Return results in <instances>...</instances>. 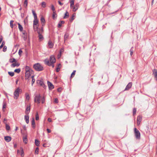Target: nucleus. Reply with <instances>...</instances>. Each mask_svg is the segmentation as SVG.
<instances>
[{
	"label": "nucleus",
	"mask_w": 157,
	"mask_h": 157,
	"mask_svg": "<svg viewBox=\"0 0 157 157\" xmlns=\"http://www.w3.org/2000/svg\"><path fill=\"white\" fill-rule=\"evenodd\" d=\"M33 67L36 71H42L44 69L43 66L38 63L34 64Z\"/></svg>",
	"instance_id": "obj_1"
},
{
	"label": "nucleus",
	"mask_w": 157,
	"mask_h": 157,
	"mask_svg": "<svg viewBox=\"0 0 157 157\" xmlns=\"http://www.w3.org/2000/svg\"><path fill=\"white\" fill-rule=\"evenodd\" d=\"M134 132L136 138L137 139H140V134L139 131L136 128H134Z\"/></svg>",
	"instance_id": "obj_2"
},
{
	"label": "nucleus",
	"mask_w": 157,
	"mask_h": 157,
	"mask_svg": "<svg viewBox=\"0 0 157 157\" xmlns=\"http://www.w3.org/2000/svg\"><path fill=\"white\" fill-rule=\"evenodd\" d=\"M43 32V28H42L41 29H39L37 30V33L38 34V37L39 40L41 41L43 40L44 39V37L43 35L41 34V33Z\"/></svg>",
	"instance_id": "obj_3"
},
{
	"label": "nucleus",
	"mask_w": 157,
	"mask_h": 157,
	"mask_svg": "<svg viewBox=\"0 0 157 157\" xmlns=\"http://www.w3.org/2000/svg\"><path fill=\"white\" fill-rule=\"evenodd\" d=\"M21 91V89L19 88H17L15 90L13 94L14 95V98L17 99L19 96V93Z\"/></svg>",
	"instance_id": "obj_4"
},
{
	"label": "nucleus",
	"mask_w": 157,
	"mask_h": 157,
	"mask_svg": "<svg viewBox=\"0 0 157 157\" xmlns=\"http://www.w3.org/2000/svg\"><path fill=\"white\" fill-rule=\"evenodd\" d=\"M40 94H37L35 95L34 98V101L35 102H37L38 104L40 102Z\"/></svg>",
	"instance_id": "obj_5"
},
{
	"label": "nucleus",
	"mask_w": 157,
	"mask_h": 157,
	"mask_svg": "<svg viewBox=\"0 0 157 157\" xmlns=\"http://www.w3.org/2000/svg\"><path fill=\"white\" fill-rule=\"evenodd\" d=\"M38 24V21L37 19H35L33 21V28L35 31H36L38 29V26H37Z\"/></svg>",
	"instance_id": "obj_6"
},
{
	"label": "nucleus",
	"mask_w": 157,
	"mask_h": 157,
	"mask_svg": "<svg viewBox=\"0 0 157 157\" xmlns=\"http://www.w3.org/2000/svg\"><path fill=\"white\" fill-rule=\"evenodd\" d=\"M33 71L31 70L30 71H27L25 73V80H27L29 79V78L30 77L31 75L33 73Z\"/></svg>",
	"instance_id": "obj_7"
},
{
	"label": "nucleus",
	"mask_w": 157,
	"mask_h": 157,
	"mask_svg": "<svg viewBox=\"0 0 157 157\" xmlns=\"http://www.w3.org/2000/svg\"><path fill=\"white\" fill-rule=\"evenodd\" d=\"M44 63L47 65L50 66H52V67H54V63H50L49 59H45L44 60Z\"/></svg>",
	"instance_id": "obj_8"
},
{
	"label": "nucleus",
	"mask_w": 157,
	"mask_h": 157,
	"mask_svg": "<svg viewBox=\"0 0 157 157\" xmlns=\"http://www.w3.org/2000/svg\"><path fill=\"white\" fill-rule=\"evenodd\" d=\"M50 63H55L56 62V59L55 57L53 56H50L49 60Z\"/></svg>",
	"instance_id": "obj_9"
},
{
	"label": "nucleus",
	"mask_w": 157,
	"mask_h": 157,
	"mask_svg": "<svg viewBox=\"0 0 157 157\" xmlns=\"http://www.w3.org/2000/svg\"><path fill=\"white\" fill-rule=\"evenodd\" d=\"M132 86V82H129L126 86L124 91L128 90Z\"/></svg>",
	"instance_id": "obj_10"
},
{
	"label": "nucleus",
	"mask_w": 157,
	"mask_h": 157,
	"mask_svg": "<svg viewBox=\"0 0 157 157\" xmlns=\"http://www.w3.org/2000/svg\"><path fill=\"white\" fill-rule=\"evenodd\" d=\"M37 83L38 85L44 87L45 86L43 82L40 80H38L37 81Z\"/></svg>",
	"instance_id": "obj_11"
},
{
	"label": "nucleus",
	"mask_w": 157,
	"mask_h": 157,
	"mask_svg": "<svg viewBox=\"0 0 157 157\" xmlns=\"http://www.w3.org/2000/svg\"><path fill=\"white\" fill-rule=\"evenodd\" d=\"M79 6V4L78 3L76 4L72 8L73 11L74 12H75L78 9Z\"/></svg>",
	"instance_id": "obj_12"
},
{
	"label": "nucleus",
	"mask_w": 157,
	"mask_h": 157,
	"mask_svg": "<svg viewBox=\"0 0 157 157\" xmlns=\"http://www.w3.org/2000/svg\"><path fill=\"white\" fill-rule=\"evenodd\" d=\"M22 34L23 35L22 37L24 40H26L27 39V32L25 31H24L22 33Z\"/></svg>",
	"instance_id": "obj_13"
},
{
	"label": "nucleus",
	"mask_w": 157,
	"mask_h": 157,
	"mask_svg": "<svg viewBox=\"0 0 157 157\" xmlns=\"http://www.w3.org/2000/svg\"><path fill=\"white\" fill-rule=\"evenodd\" d=\"M47 83L49 89L50 90H52L54 88V86L51 82L48 81Z\"/></svg>",
	"instance_id": "obj_14"
},
{
	"label": "nucleus",
	"mask_w": 157,
	"mask_h": 157,
	"mask_svg": "<svg viewBox=\"0 0 157 157\" xmlns=\"http://www.w3.org/2000/svg\"><path fill=\"white\" fill-rule=\"evenodd\" d=\"M20 65V64H19L18 62H17V61L15 62L14 63H13L11 65V67H18Z\"/></svg>",
	"instance_id": "obj_15"
},
{
	"label": "nucleus",
	"mask_w": 157,
	"mask_h": 157,
	"mask_svg": "<svg viewBox=\"0 0 157 157\" xmlns=\"http://www.w3.org/2000/svg\"><path fill=\"white\" fill-rule=\"evenodd\" d=\"M142 117L140 116H139L137 117V124L139 125L140 124V122L141 121Z\"/></svg>",
	"instance_id": "obj_16"
},
{
	"label": "nucleus",
	"mask_w": 157,
	"mask_h": 157,
	"mask_svg": "<svg viewBox=\"0 0 157 157\" xmlns=\"http://www.w3.org/2000/svg\"><path fill=\"white\" fill-rule=\"evenodd\" d=\"M5 140L7 142H10L11 140V137L10 136H6L4 137Z\"/></svg>",
	"instance_id": "obj_17"
},
{
	"label": "nucleus",
	"mask_w": 157,
	"mask_h": 157,
	"mask_svg": "<svg viewBox=\"0 0 157 157\" xmlns=\"http://www.w3.org/2000/svg\"><path fill=\"white\" fill-rule=\"evenodd\" d=\"M30 109V105H28L26 107L25 113L27 114H28L29 113Z\"/></svg>",
	"instance_id": "obj_18"
},
{
	"label": "nucleus",
	"mask_w": 157,
	"mask_h": 157,
	"mask_svg": "<svg viewBox=\"0 0 157 157\" xmlns=\"http://www.w3.org/2000/svg\"><path fill=\"white\" fill-rule=\"evenodd\" d=\"M153 74L154 75L155 80L157 81V70L155 69L153 71Z\"/></svg>",
	"instance_id": "obj_19"
},
{
	"label": "nucleus",
	"mask_w": 157,
	"mask_h": 157,
	"mask_svg": "<svg viewBox=\"0 0 157 157\" xmlns=\"http://www.w3.org/2000/svg\"><path fill=\"white\" fill-rule=\"evenodd\" d=\"M32 127L34 128L35 127V120L34 118H32Z\"/></svg>",
	"instance_id": "obj_20"
},
{
	"label": "nucleus",
	"mask_w": 157,
	"mask_h": 157,
	"mask_svg": "<svg viewBox=\"0 0 157 157\" xmlns=\"http://www.w3.org/2000/svg\"><path fill=\"white\" fill-rule=\"evenodd\" d=\"M40 21L42 26H44L45 22V20L44 17L42 16L40 18Z\"/></svg>",
	"instance_id": "obj_21"
},
{
	"label": "nucleus",
	"mask_w": 157,
	"mask_h": 157,
	"mask_svg": "<svg viewBox=\"0 0 157 157\" xmlns=\"http://www.w3.org/2000/svg\"><path fill=\"white\" fill-rule=\"evenodd\" d=\"M70 7L71 8H72L74 6V0H70Z\"/></svg>",
	"instance_id": "obj_22"
},
{
	"label": "nucleus",
	"mask_w": 157,
	"mask_h": 157,
	"mask_svg": "<svg viewBox=\"0 0 157 157\" xmlns=\"http://www.w3.org/2000/svg\"><path fill=\"white\" fill-rule=\"evenodd\" d=\"M29 116L28 115H25V119L27 124H28L29 122Z\"/></svg>",
	"instance_id": "obj_23"
},
{
	"label": "nucleus",
	"mask_w": 157,
	"mask_h": 157,
	"mask_svg": "<svg viewBox=\"0 0 157 157\" xmlns=\"http://www.w3.org/2000/svg\"><path fill=\"white\" fill-rule=\"evenodd\" d=\"M48 45L50 48H52L53 47V44L52 41H49L48 42Z\"/></svg>",
	"instance_id": "obj_24"
},
{
	"label": "nucleus",
	"mask_w": 157,
	"mask_h": 157,
	"mask_svg": "<svg viewBox=\"0 0 157 157\" xmlns=\"http://www.w3.org/2000/svg\"><path fill=\"white\" fill-rule=\"evenodd\" d=\"M64 23H65V22L64 21H60L58 24V28H59L61 27V26H62V24H63Z\"/></svg>",
	"instance_id": "obj_25"
},
{
	"label": "nucleus",
	"mask_w": 157,
	"mask_h": 157,
	"mask_svg": "<svg viewBox=\"0 0 157 157\" xmlns=\"http://www.w3.org/2000/svg\"><path fill=\"white\" fill-rule=\"evenodd\" d=\"M69 34L68 33H66L64 36V41L67 40L69 37Z\"/></svg>",
	"instance_id": "obj_26"
},
{
	"label": "nucleus",
	"mask_w": 157,
	"mask_h": 157,
	"mask_svg": "<svg viewBox=\"0 0 157 157\" xmlns=\"http://www.w3.org/2000/svg\"><path fill=\"white\" fill-rule=\"evenodd\" d=\"M61 67V64L60 63L59 64L57 65V68H56V71L57 72H58L59 71Z\"/></svg>",
	"instance_id": "obj_27"
},
{
	"label": "nucleus",
	"mask_w": 157,
	"mask_h": 157,
	"mask_svg": "<svg viewBox=\"0 0 157 157\" xmlns=\"http://www.w3.org/2000/svg\"><path fill=\"white\" fill-rule=\"evenodd\" d=\"M16 60H17L14 58H11L9 59V62L11 63H13L16 61Z\"/></svg>",
	"instance_id": "obj_28"
},
{
	"label": "nucleus",
	"mask_w": 157,
	"mask_h": 157,
	"mask_svg": "<svg viewBox=\"0 0 157 157\" xmlns=\"http://www.w3.org/2000/svg\"><path fill=\"white\" fill-rule=\"evenodd\" d=\"M69 17V13L67 11H66L65 14V16L63 17V18L65 19L68 18Z\"/></svg>",
	"instance_id": "obj_29"
},
{
	"label": "nucleus",
	"mask_w": 157,
	"mask_h": 157,
	"mask_svg": "<svg viewBox=\"0 0 157 157\" xmlns=\"http://www.w3.org/2000/svg\"><path fill=\"white\" fill-rule=\"evenodd\" d=\"M23 140L24 142L25 143V144H27V143L28 140L26 136L23 137Z\"/></svg>",
	"instance_id": "obj_30"
},
{
	"label": "nucleus",
	"mask_w": 157,
	"mask_h": 157,
	"mask_svg": "<svg viewBox=\"0 0 157 157\" xmlns=\"http://www.w3.org/2000/svg\"><path fill=\"white\" fill-rule=\"evenodd\" d=\"M18 28L20 31L21 32L23 30V28L22 26L19 23H18Z\"/></svg>",
	"instance_id": "obj_31"
},
{
	"label": "nucleus",
	"mask_w": 157,
	"mask_h": 157,
	"mask_svg": "<svg viewBox=\"0 0 157 157\" xmlns=\"http://www.w3.org/2000/svg\"><path fill=\"white\" fill-rule=\"evenodd\" d=\"M35 144L36 146H39L40 144V141L36 139L35 140Z\"/></svg>",
	"instance_id": "obj_32"
},
{
	"label": "nucleus",
	"mask_w": 157,
	"mask_h": 157,
	"mask_svg": "<svg viewBox=\"0 0 157 157\" xmlns=\"http://www.w3.org/2000/svg\"><path fill=\"white\" fill-rule=\"evenodd\" d=\"M25 69L26 72H27V71L29 72L31 71V70H32V69H30L29 67L28 66H26L25 67Z\"/></svg>",
	"instance_id": "obj_33"
},
{
	"label": "nucleus",
	"mask_w": 157,
	"mask_h": 157,
	"mask_svg": "<svg viewBox=\"0 0 157 157\" xmlns=\"http://www.w3.org/2000/svg\"><path fill=\"white\" fill-rule=\"evenodd\" d=\"M24 6L26 7L28 5V2L27 0H25L23 4Z\"/></svg>",
	"instance_id": "obj_34"
},
{
	"label": "nucleus",
	"mask_w": 157,
	"mask_h": 157,
	"mask_svg": "<svg viewBox=\"0 0 157 157\" xmlns=\"http://www.w3.org/2000/svg\"><path fill=\"white\" fill-rule=\"evenodd\" d=\"M32 13L34 16V19H36V18H37V16L36 14V13H35V11L33 10H32Z\"/></svg>",
	"instance_id": "obj_35"
},
{
	"label": "nucleus",
	"mask_w": 157,
	"mask_h": 157,
	"mask_svg": "<svg viewBox=\"0 0 157 157\" xmlns=\"http://www.w3.org/2000/svg\"><path fill=\"white\" fill-rule=\"evenodd\" d=\"M32 78V85L33 86V84L34 83L35 81V79L34 78V76L32 75L31 77Z\"/></svg>",
	"instance_id": "obj_36"
},
{
	"label": "nucleus",
	"mask_w": 157,
	"mask_h": 157,
	"mask_svg": "<svg viewBox=\"0 0 157 157\" xmlns=\"http://www.w3.org/2000/svg\"><path fill=\"white\" fill-rule=\"evenodd\" d=\"M46 3L44 2H42L41 4V6L43 8H45L46 6Z\"/></svg>",
	"instance_id": "obj_37"
},
{
	"label": "nucleus",
	"mask_w": 157,
	"mask_h": 157,
	"mask_svg": "<svg viewBox=\"0 0 157 157\" xmlns=\"http://www.w3.org/2000/svg\"><path fill=\"white\" fill-rule=\"evenodd\" d=\"M75 72H76V71H75V70H74L73 71V72H72V74L71 75V78H72L75 75Z\"/></svg>",
	"instance_id": "obj_38"
},
{
	"label": "nucleus",
	"mask_w": 157,
	"mask_h": 157,
	"mask_svg": "<svg viewBox=\"0 0 157 157\" xmlns=\"http://www.w3.org/2000/svg\"><path fill=\"white\" fill-rule=\"evenodd\" d=\"M14 71L17 73H19L21 71V69L20 68L16 69L14 70Z\"/></svg>",
	"instance_id": "obj_39"
},
{
	"label": "nucleus",
	"mask_w": 157,
	"mask_h": 157,
	"mask_svg": "<svg viewBox=\"0 0 157 157\" xmlns=\"http://www.w3.org/2000/svg\"><path fill=\"white\" fill-rule=\"evenodd\" d=\"M13 21L12 20L10 21V26L12 28H13Z\"/></svg>",
	"instance_id": "obj_40"
},
{
	"label": "nucleus",
	"mask_w": 157,
	"mask_h": 157,
	"mask_svg": "<svg viewBox=\"0 0 157 157\" xmlns=\"http://www.w3.org/2000/svg\"><path fill=\"white\" fill-rule=\"evenodd\" d=\"M8 73L12 77L13 76L14 74V73L13 72H9Z\"/></svg>",
	"instance_id": "obj_41"
},
{
	"label": "nucleus",
	"mask_w": 157,
	"mask_h": 157,
	"mask_svg": "<svg viewBox=\"0 0 157 157\" xmlns=\"http://www.w3.org/2000/svg\"><path fill=\"white\" fill-rule=\"evenodd\" d=\"M6 129L7 130H10V127L9 125L7 124H6Z\"/></svg>",
	"instance_id": "obj_42"
},
{
	"label": "nucleus",
	"mask_w": 157,
	"mask_h": 157,
	"mask_svg": "<svg viewBox=\"0 0 157 157\" xmlns=\"http://www.w3.org/2000/svg\"><path fill=\"white\" fill-rule=\"evenodd\" d=\"M25 95L26 99V100H29L30 99V97L29 95L28 94L26 93L25 94Z\"/></svg>",
	"instance_id": "obj_43"
},
{
	"label": "nucleus",
	"mask_w": 157,
	"mask_h": 157,
	"mask_svg": "<svg viewBox=\"0 0 157 157\" xmlns=\"http://www.w3.org/2000/svg\"><path fill=\"white\" fill-rule=\"evenodd\" d=\"M21 155L22 157H23L24 156V151H23V149L22 148H21Z\"/></svg>",
	"instance_id": "obj_44"
},
{
	"label": "nucleus",
	"mask_w": 157,
	"mask_h": 157,
	"mask_svg": "<svg viewBox=\"0 0 157 157\" xmlns=\"http://www.w3.org/2000/svg\"><path fill=\"white\" fill-rule=\"evenodd\" d=\"M39 153V148L38 147H36V148L35 153L37 154H38Z\"/></svg>",
	"instance_id": "obj_45"
},
{
	"label": "nucleus",
	"mask_w": 157,
	"mask_h": 157,
	"mask_svg": "<svg viewBox=\"0 0 157 157\" xmlns=\"http://www.w3.org/2000/svg\"><path fill=\"white\" fill-rule=\"evenodd\" d=\"M74 17H75V15L73 14L72 15V17H71V18L70 19V21L71 22H72L74 20Z\"/></svg>",
	"instance_id": "obj_46"
},
{
	"label": "nucleus",
	"mask_w": 157,
	"mask_h": 157,
	"mask_svg": "<svg viewBox=\"0 0 157 157\" xmlns=\"http://www.w3.org/2000/svg\"><path fill=\"white\" fill-rule=\"evenodd\" d=\"M39 115L37 113H36V121H37L39 120Z\"/></svg>",
	"instance_id": "obj_47"
},
{
	"label": "nucleus",
	"mask_w": 157,
	"mask_h": 157,
	"mask_svg": "<svg viewBox=\"0 0 157 157\" xmlns=\"http://www.w3.org/2000/svg\"><path fill=\"white\" fill-rule=\"evenodd\" d=\"M133 47H132L130 50V55L131 56H132L133 54Z\"/></svg>",
	"instance_id": "obj_48"
},
{
	"label": "nucleus",
	"mask_w": 157,
	"mask_h": 157,
	"mask_svg": "<svg viewBox=\"0 0 157 157\" xmlns=\"http://www.w3.org/2000/svg\"><path fill=\"white\" fill-rule=\"evenodd\" d=\"M136 109L134 108L133 109V115H134L136 114Z\"/></svg>",
	"instance_id": "obj_49"
},
{
	"label": "nucleus",
	"mask_w": 157,
	"mask_h": 157,
	"mask_svg": "<svg viewBox=\"0 0 157 157\" xmlns=\"http://www.w3.org/2000/svg\"><path fill=\"white\" fill-rule=\"evenodd\" d=\"M45 101V98L44 97V96L43 97V98H42L41 99V102L42 104H43L44 103Z\"/></svg>",
	"instance_id": "obj_50"
},
{
	"label": "nucleus",
	"mask_w": 157,
	"mask_h": 157,
	"mask_svg": "<svg viewBox=\"0 0 157 157\" xmlns=\"http://www.w3.org/2000/svg\"><path fill=\"white\" fill-rule=\"evenodd\" d=\"M5 44V42L4 41H3L2 43V44L0 46V49L2 48L4 44Z\"/></svg>",
	"instance_id": "obj_51"
},
{
	"label": "nucleus",
	"mask_w": 157,
	"mask_h": 157,
	"mask_svg": "<svg viewBox=\"0 0 157 157\" xmlns=\"http://www.w3.org/2000/svg\"><path fill=\"white\" fill-rule=\"evenodd\" d=\"M51 9L53 11H54L55 10V9L54 6L53 5H51Z\"/></svg>",
	"instance_id": "obj_52"
},
{
	"label": "nucleus",
	"mask_w": 157,
	"mask_h": 157,
	"mask_svg": "<svg viewBox=\"0 0 157 157\" xmlns=\"http://www.w3.org/2000/svg\"><path fill=\"white\" fill-rule=\"evenodd\" d=\"M22 51L21 50V49H20L19 51V52H18V54H19V55L20 56L21 55V53H22Z\"/></svg>",
	"instance_id": "obj_53"
},
{
	"label": "nucleus",
	"mask_w": 157,
	"mask_h": 157,
	"mask_svg": "<svg viewBox=\"0 0 157 157\" xmlns=\"http://www.w3.org/2000/svg\"><path fill=\"white\" fill-rule=\"evenodd\" d=\"M54 102L55 103H58V99L57 98H56L55 99V100H54Z\"/></svg>",
	"instance_id": "obj_54"
},
{
	"label": "nucleus",
	"mask_w": 157,
	"mask_h": 157,
	"mask_svg": "<svg viewBox=\"0 0 157 157\" xmlns=\"http://www.w3.org/2000/svg\"><path fill=\"white\" fill-rule=\"evenodd\" d=\"M6 46H4L3 48V51L4 52H6Z\"/></svg>",
	"instance_id": "obj_55"
},
{
	"label": "nucleus",
	"mask_w": 157,
	"mask_h": 157,
	"mask_svg": "<svg viewBox=\"0 0 157 157\" xmlns=\"http://www.w3.org/2000/svg\"><path fill=\"white\" fill-rule=\"evenodd\" d=\"M3 109L5 108L6 107V105L5 103H3Z\"/></svg>",
	"instance_id": "obj_56"
},
{
	"label": "nucleus",
	"mask_w": 157,
	"mask_h": 157,
	"mask_svg": "<svg viewBox=\"0 0 157 157\" xmlns=\"http://www.w3.org/2000/svg\"><path fill=\"white\" fill-rule=\"evenodd\" d=\"M47 131L48 133H49L51 132V130L50 129L48 128H47Z\"/></svg>",
	"instance_id": "obj_57"
},
{
	"label": "nucleus",
	"mask_w": 157,
	"mask_h": 157,
	"mask_svg": "<svg viewBox=\"0 0 157 157\" xmlns=\"http://www.w3.org/2000/svg\"><path fill=\"white\" fill-rule=\"evenodd\" d=\"M58 2L59 4L61 6H62L63 4L61 3L60 1H58Z\"/></svg>",
	"instance_id": "obj_58"
},
{
	"label": "nucleus",
	"mask_w": 157,
	"mask_h": 157,
	"mask_svg": "<svg viewBox=\"0 0 157 157\" xmlns=\"http://www.w3.org/2000/svg\"><path fill=\"white\" fill-rule=\"evenodd\" d=\"M49 122H51L52 121V120L51 118H49L48 120Z\"/></svg>",
	"instance_id": "obj_59"
},
{
	"label": "nucleus",
	"mask_w": 157,
	"mask_h": 157,
	"mask_svg": "<svg viewBox=\"0 0 157 157\" xmlns=\"http://www.w3.org/2000/svg\"><path fill=\"white\" fill-rule=\"evenodd\" d=\"M3 38L2 37V36H1V37H0V41L2 42V40Z\"/></svg>",
	"instance_id": "obj_60"
},
{
	"label": "nucleus",
	"mask_w": 157,
	"mask_h": 157,
	"mask_svg": "<svg viewBox=\"0 0 157 157\" xmlns=\"http://www.w3.org/2000/svg\"><path fill=\"white\" fill-rule=\"evenodd\" d=\"M23 128L25 130L26 129V127L25 126H23Z\"/></svg>",
	"instance_id": "obj_61"
},
{
	"label": "nucleus",
	"mask_w": 157,
	"mask_h": 157,
	"mask_svg": "<svg viewBox=\"0 0 157 157\" xmlns=\"http://www.w3.org/2000/svg\"><path fill=\"white\" fill-rule=\"evenodd\" d=\"M18 129V127H17L16 126V128H15V131H17V130Z\"/></svg>",
	"instance_id": "obj_62"
},
{
	"label": "nucleus",
	"mask_w": 157,
	"mask_h": 157,
	"mask_svg": "<svg viewBox=\"0 0 157 157\" xmlns=\"http://www.w3.org/2000/svg\"><path fill=\"white\" fill-rule=\"evenodd\" d=\"M20 152V151L19 150H17V153L18 154L19 152Z\"/></svg>",
	"instance_id": "obj_63"
},
{
	"label": "nucleus",
	"mask_w": 157,
	"mask_h": 157,
	"mask_svg": "<svg viewBox=\"0 0 157 157\" xmlns=\"http://www.w3.org/2000/svg\"><path fill=\"white\" fill-rule=\"evenodd\" d=\"M6 121V119H4V121L5 122V121Z\"/></svg>",
	"instance_id": "obj_64"
}]
</instances>
